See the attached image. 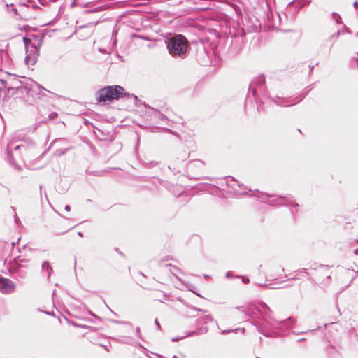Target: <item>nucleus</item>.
Segmentation results:
<instances>
[{"mask_svg": "<svg viewBox=\"0 0 358 358\" xmlns=\"http://www.w3.org/2000/svg\"><path fill=\"white\" fill-rule=\"evenodd\" d=\"M354 7H355V8H358V2L355 1L354 3Z\"/></svg>", "mask_w": 358, "mask_h": 358, "instance_id": "21", "label": "nucleus"}, {"mask_svg": "<svg viewBox=\"0 0 358 358\" xmlns=\"http://www.w3.org/2000/svg\"><path fill=\"white\" fill-rule=\"evenodd\" d=\"M24 42L27 52L25 62L28 66H33L37 61L39 55V49L36 44L32 43L31 41L27 38H24Z\"/></svg>", "mask_w": 358, "mask_h": 358, "instance_id": "4", "label": "nucleus"}, {"mask_svg": "<svg viewBox=\"0 0 358 358\" xmlns=\"http://www.w3.org/2000/svg\"><path fill=\"white\" fill-rule=\"evenodd\" d=\"M42 269L44 271L47 272V277L50 278L51 274H52V267L50 266V264L48 262H44L43 263V264H42Z\"/></svg>", "mask_w": 358, "mask_h": 358, "instance_id": "10", "label": "nucleus"}, {"mask_svg": "<svg viewBox=\"0 0 358 358\" xmlns=\"http://www.w3.org/2000/svg\"><path fill=\"white\" fill-rule=\"evenodd\" d=\"M257 358H259V357H257Z\"/></svg>", "mask_w": 358, "mask_h": 358, "instance_id": "33", "label": "nucleus"}, {"mask_svg": "<svg viewBox=\"0 0 358 358\" xmlns=\"http://www.w3.org/2000/svg\"><path fill=\"white\" fill-rule=\"evenodd\" d=\"M189 157V154L186 153L185 152L182 154V155L180 157V159L182 160L187 159Z\"/></svg>", "mask_w": 358, "mask_h": 358, "instance_id": "15", "label": "nucleus"}, {"mask_svg": "<svg viewBox=\"0 0 358 358\" xmlns=\"http://www.w3.org/2000/svg\"><path fill=\"white\" fill-rule=\"evenodd\" d=\"M15 284L9 279L0 277V291L3 294H10L15 291Z\"/></svg>", "mask_w": 358, "mask_h": 358, "instance_id": "6", "label": "nucleus"}, {"mask_svg": "<svg viewBox=\"0 0 358 358\" xmlns=\"http://www.w3.org/2000/svg\"><path fill=\"white\" fill-rule=\"evenodd\" d=\"M294 321L292 317L286 320L278 321L271 316V313H265L262 318L255 322L257 331L267 337H275L279 334V330L289 329Z\"/></svg>", "mask_w": 358, "mask_h": 358, "instance_id": "1", "label": "nucleus"}, {"mask_svg": "<svg viewBox=\"0 0 358 358\" xmlns=\"http://www.w3.org/2000/svg\"><path fill=\"white\" fill-rule=\"evenodd\" d=\"M140 331V328L139 327H136V332L138 334Z\"/></svg>", "mask_w": 358, "mask_h": 358, "instance_id": "24", "label": "nucleus"}, {"mask_svg": "<svg viewBox=\"0 0 358 358\" xmlns=\"http://www.w3.org/2000/svg\"><path fill=\"white\" fill-rule=\"evenodd\" d=\"M260 308L264 310H267V313H271L269 307L264 303H260L259 306L255 304H251L248 307L243 308L242 311L249 316H254L259 313L262 317L264 314L262 313Z\"/></svg>", "mask_w": 358, "mask_h": 358, "instance_id": "5", "label": "nucleus"}, {"mask_svg": "<svg viewBox=\"0 0 358 358\" xmlns=\"http://www.w3.org/2000/svg\"><path fill=\"white\" fill-rule=\"evenodd\" d=\"M260 198L264 199L266 198H268V202L272 205H281V204H286L289 205L288 203V201L285 198L282 197H278L277 199H273L270 200V198H273V196H268V194H262V196H259Z\"/></svg>", "mask_w": 358, "mask_h": 358, "instance_id": "7", "label": "nucleus"}, {"mask_svg": "<svg viewBox=\"0 0 358 358\" xmlns=\"http://www.w3.org/2000/svg\"><path fill=\"white\" fill-rule=\"evenodd\" d=\"M206 320H212V318H211V316H210V315H207V316H206V317H205V319H204V320H205V321H206Z\"/></svg>", "mask_w": 358, "mask_h": 358, "instance_id": "20", "label": "nucleus"}, {"mask_svg": "<svg viewBox=\"0 0 358 358\" xmlns=\"http://www.w3.org/2000/svg\"><path fill=\"white\" fill-rule=\"evenodd\" d=\"M124 92V89L121 86H108L99 90L97 100L99 102H107L118 99Z\"/></svg>", "mask_w": 358, "mask_h": 358, "instance_id": "3", "label": "nucleus"}, {"mask_svg": "<svg viewBox=\"0 0 358 358\" xmlns=\"http://www.w3.org/2000/svg\"><path fill=\"white\" fill-rule=\"evenodd\" d=\"M344 29H345L347 32H350V31L348 30V29H347L345 27H344Z\"/></svg>", "mask_w": 358, "mask_h": 358, "instance_id": "26", "label": "nucleus"}, {"mask_svg": "<svg viewBox=\"0 0 358 358\" xmlns=\"http://www.w3.org/2000/svg\"><path fill=\"white\" fill-rule=\"evenodd\" d=\"M243 282H248V280H243Z\"/></svg>", "mask_w": 358, "mask_h": 358, "instance_id": "29", "label": "nucleus"}, {"mask_svg": "<svg viewBox=\"0 0 358 358\" xmlns=\"http://www.w3.org/2000/svg\"><path fill=\"white\" fill-rule=\"evenodd\" d=\"M167 48L173 57H182L187 52V41L182 35H176L168 41Z\"/></svg>", "mask_w": 358, "mask_h": 358, "instance_id": "2", "label": "nucleus"}, {"mask_svg": "<svg viewBox=\"0 0 358 358\" xmlns=\"http://www.w3.org/2000/svg\"><path fill=\"white\" fill-rule=\"evenodd\" d=\"M264 82H265V78L263 76H259L252 80V82L251 83V84L250 85V89L251 90L252 93L254 96H256L257 90L253 87L255 85L261 86L262 85H263L264 83Z\"/></svg>", "mask_w": 358, "mask_h": 358, "instance_id": "8", "label": "nucleus"}, {"mask_svg": "<svg viewBox=\"0 0 358 358\" xmlns=\"http://www.w3.org/2000/svg\"><path fill=\"white\" fill-rule=\"evenodd\" d=\"M334 18L335 20V21L336 22V23H339V20L341 19V17L336 14V13H334Z\"/></svg>", "mask_w": 358, "mask_h": 358, "instance_id": "14", "label": "nucleus"}, {"mask_svg": "<svg viewBox=\"0 0 358 358\" xmlns=\"http://www.w3.org/2000/svg\"><path fill=\"white\" fill-rule=\"evenodd\" d=\"M170 266V268L169 269V277H171V275H176V271H178V268L176 267H174V266Z\"/></svg>", "mask_w": 358, "mask_h": 358, "instance_id": "12", "label": "nucleus"}, {"mask_svg": "<svg viewBox=\"0 0 358 358\" xmlns=\"http://www.w3.org/2000/svg\"><path fill=\"white\" fill-rule=\"evenodd\" d=\"M227 277H229V273H227Z\"/></svg>", "mask_w": 358, "mask_h": 358, "instance_id": "30", "label": "nucleus"}, {"mask_svg": "<svg viewBox=\"0 0 358 358\" xmlns=\"http://www.w3.org/2000/svg\"><path fill=\"white\" fill-rule=\"evenodd\" d=\"M155 324H156V325H157V329H161V327H160V324H159V322H158L157 319H155Z\"/></svg>", "mask_w": 358, "mask_h": 358, "instance_id": "18", "label": "nucleus"}, {"mask_svg": "<svg viewBox=\"0 0 358 358\" xmlns=\"http://www.w3.org/2000/svg\"><path fill=\"white\" fill-rule=\"evenodd\" d=\"M15 222L17 224L18 222H20L18 217H17V215L15 216Z\"/></svg>", "mask_w": 358, "mask_h": 358, "instance_id": "22", "label": "nucleus"}, {"mask_svg": "<svg viewBox=\"0 0 358 358\" xmlns=\"http://www.w3.org/2000/svg\"><path fill=\"white\" fill-rule=\"evenodd\" d=\"M78 235H79L80 236H83V234H82V233H81V232H78Z\"/></svg>", "mask_w": 358, "mask_h": 358, "instance_id": "27", "label": "nucleus"}, {"mask_svg": "<svg viewBox=\"0 0 358 358\" xmlns=\"http://www.w3.org/2000/svg\"><path fill=\"white\" fill-rule=\"evenodd\" d=\"M238 329H236V330H224V331H222V334H228V333H229L231 331L235 332Z\"/></svg>", "mask_w": 358, "mask_h": 358, "instance_id": "17", "label": "nucleus"}, {"mask_svg": "<svg viewBox=\"0 0 358 358\" xmlns=\"http://www.w3.org/2000/svg\"><path fill=\"white\" fill-rule=\"evenodd\" d=\"M164 298L167 297L166 294H164Z\"/></svg>", "mask_w": 358, "mask_h": 358, "instance_id": "31", "label": "nucleus"}, {"mask_svg": "<svg viewBox=\"0 0 358 358\" xmlns=\"http://www.w3.org/2000/svg\"><path fill=\"white\" fill-rule=\"evenodd\" d=\"M11 245L13 247L15 245V242H12Z\"/></svg>", "mask_w": 358, "mask_h": 358, "instance_id": "28", "label": "nucleus"}, {"mask_svg": "<svg viewBox=\"0 0 358 358\" xmlns=\"http://www.w3.org/2000/svg\"><path fill=\"white\" fill-rule=\"evenodd\" d=\"M34 87H36L38 90H46L44 87H43L42 86L39 85L37 83H34Z\"/></svg>", "mask_w": 358, "mask_h": 358, "instance_id": "16", "label": "nucleus"}, {"mask_svg": "<svg viewBox=\"0 0 358 358\" xmlns=\"http://www.w3.org/2000/svg\"><path fill=\"white\" fill-rule=\"evenodd\" d=\"M7 11L11 13L14 16L17 15V10L14 7L13 4H6Z\"/></svg>", "mask_w": 358, "mask_h": 358, "instance_id": "11", "label": "nucleus"}, {"mask_svg": "<svg viewBox=\"0 0 358 358\" xmlns=\"http://www.w3.org/2000/svg\"><path fill=\"white\" fill-rule=\"evenodd\" d=\"M173 358H178L176 355H174Z\"/></svg>", "mask_w": 358, "mask_h": 358, "instance_id": "32", "label": "nucleus"}, {"mask_svg": "<svg viewBox=\"0 0 358 358\" xmlns=\"http://www.w3.org/2000/svg\"><path fill=\"white\" fill-rule=\"evenodd\" d=\"M22 145H17L16 147H15V150H18L20 149Z\"/></svg>", "mask_w": 358, "mask_h": 358, "instance_id": "23", "label": "nucleus"}, {"mask_svg": "<svg viewBox=\"0 0 358 358\" xmlns=\"http://www.w3.org/2000/svg\"><path fill=\"white\" fill-rule=\"evenodd\" d=\"M273 101L274 102V103H275L278 106H285V107L290 106L295 104L294 102H292L288 99H281L279 97H277L276 99H273Z\"/></svg>", "mask_w": 358, "mask_h": 358, "instance_id": "9", "label": "nucleus"}, {"mask_svg": "<svg viewBox=\"0 0 358 358\" xmlns=\"http://www.w3.org/2000/svg\"><path fill=\"white\" fill-rule=\"evenodd\" d=\"M344 33V31L343 30H341V31H337L336 34H334L331 36V38H335L336 39L339 36L340 34H343Z\"/></svg>", "mask_w": 358, "mask_h": 358, "instance_id": "13", "label": "nucleus"}, {"mask_svg": "<svg viewBox=\"0 0 358 358\" xmlns=\"http://www.w3.org/2000/svg\"><path fill=\"white\" fill-rule=\"evenodd\" d=\"M17 262H22V259H20V257H17Z\"/></svg>", "mask_w": 358, "mask_h": 358, "instance_id": "25", "label": "nucleus"}, {"mask_svg": "<svg viewBox=\"0 0 358 358\" xmlns=\"http://www.w3.org/2000/svg\"><path fill=\"white\" fill-rule=\"evenodd\" d=\"M65 210H66V211H68V212H69V211H70V210H71L70 206H68V205H66V206H65Z\"/></svg>", "mask_w": 358, "mask_h": 358, "instance_id": "19", "label": "nucleus"}]
</instances>
